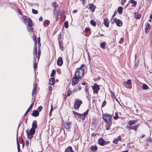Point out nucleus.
Masks as SVG:
<instances>
[{
  "label": "nucleus",
  "instance_id": "nucleus-1",
  "mask_svg": "<svg viewBox=\"0 0 152 152\" xmlns=\"http://www.w3.org/2000/svg\"><path fill=\"white\" fill-rule=\"evenodd\" d=\"M112 116L108 114H105L103 115V118L105 123V127L106 130H109L110 129L112 121H111Z\"/></svg>",
  "mask_w": 152,
  "mask_h": 152
},
{
  "label": "nucleus",
  "instance_id": "nucleus-2",
  "mask_svg": "<svg viewBox=\"0 0 152 152\" xmlns=\"http://www.w3.org/2000/svg\"><path fill=\"white\" fill-rule=\"evenodd\" d=\"M84 69L81 67L78 68L77 69L75 75L78 77L81 78L84 75Z\"/></svg>",
  "mask_w": 152,
  "mask_h": 152
},
{
  "label": "nucleus",
  "instance_id": "nucleus-3",
  "mask_svg": "<svg viewBox=\"0 0 152 152\" xmlns=\"http://www.w3.org/2000/svg\"><path fill=\"white\" fill-rule=\"evenodd\" d=\"M72 123L71 122H65L63 123V126L65 130L67 131H69L70 130V129L71 127V124Z\"/></svg>",
  "mask_w": 152,
  "mask_h": 152
},
{
  "label": "nucleus",
  "instance_id": "nucleus-4",
  "mask_svg": "<svg viewBox=\"0 0 152 152\" xmlns=\"http://www.w3.org/2000/svg\"><path fill=\"white\" fill-rule=\"evenodd\" d=\"M82 101L81 100H77L75 102L74 107L76 110H78L80 107V105L82 104Z\"/></svg>",
  "mask_w": 152,
  "mask_h": 152
},
{
  "label": "nucleus",
  "instance_id": "nucleus-5",
  "mask_svg": "<svg viewBox=\"0 0 152 152\" xmlns=\"http://www.w3.org/2000/svg\"><path fill=\"white\" fill-rule=\"evenodd\" d=\"M91 86L94 91L93 93L97 94L98 91L100 89L99 86L97 84H95L94 86Z\"/></svg>",
  "mask_w": 152,
  "mask_h": 152
},
{
  "label": "nucleus",
  "instance_id": "nucleus-6",
  "mask_svg": "<svg viewBox=\"0 0 152 152\" xmlns=\"http://www.w3.org/2000/svg\"><path fill=\"white\" fill-rule=\"evenodd\" d=\"M98 142L100 145L103 146L107 144L110 142L105 141L102 138H100L99 139Z\"/></svg>",
  "mask_w": 152,
  "mask_h": 152
},
{
  "label": "nucleus",
  "instance_id": "nucleus-7",
  "mask_svg": "<svg viewBox=\"0 0 152 152\" xmlns=\"http://www.w3.org/2000/svg\"><path fill=\"white\" fill-rule=\"evenodd\" d=\"M80 79V78H78V77L75 75L72 79V86H75L76 84H77L79 81Z\"/></svg>",
  "mask_w": 152,
  "mask_h": 152
},
{
  "label": "nucleus",
  "instance_id": "nucleus-8",
  "mask_svg": "<svg viewBox=\"0 0 152 152\" xmlns=\"http://www.w3.org/2000/svg\"><path fill=\"white\" fill-rule=\"evenodd\" d=\"M145 33L147 34L149 32V30L151 27V26L147 22L145 24Z\"/></svg>",
  "mask_w": 152,
  "mask_h": 152
},
{
  "label": "nucleus",
  "instance_id": "nucleus-9",
  "mask_svg": "<svg viewBox=\"0 0 152 152\" xmlns=\"http://www.w3.org/2000/svg\"><path fill=\"white\" fill-rule=\"evenodd\" d=\"M63 63V61L61 57H59L57 61V65L59 66H61Z\"/></svg>",
  "mask_w": 152,
  "mask_h": 152
},
{
  "label": "nucleus",
  "instance_id": "nucleus-10",
  "mask_svg": "<svg viewBox=\"0 0 152 152\" xmlns=\"http://www.w3.org/2000/svg\"><path fill=\"white\" fill-rule=\"evenodd\" d=\"M114 20L116 23L117 26H121L122 25V22L120 20H115V19H114Z\"/></svg>",
  "mask_w": 152,
  "mask_h": 152
},
{
  "label": "nucleus",
  "instance_id": "nucleus-11",
  "mask_svg": "<svg viewBox=\"0 0 152 152\" xmlns=\"http://www.w3.org/2000/svg\"><path fill=\"white\" fill-rule=\"evenodd\" d=\"M88 8L91 9L92 12H93L95 11V9L96 8V7L93 4H90L88 5Z\"/></svg>",
  "mask_w": 152,
  "mask_h": 152
},
{
  "label": "nucleus",
  "instance_id": "nucleus-12",
  "mask_svg": "<svg viewBox=\"0 0 152 152\" xmlns=\"http://www.w3.org/2000/svg\"><path fill=\"white\" fill-rule=\"evenodd\" d=\"M39 111L37 110H34L33 111L32 115L35 117L39 115Z\"/></svg>",
  "mask_w": 152,
  "mask_h": 152
},
{
  "label": "nucleus",
  "instance_id": "nucleus-13",
  "mask_svg": "<svg viewBox=\"0 0 152 152\" xmlns=\"http://www.w3.org/2000/svg\"><path fill=\"white\" fill-rule=\"evenodd\" d=\"M49 82L50 85H54L55 82V79L53 77L50 78L49 80Z\"/></svg>",
  "mask_w": 152,
  "mask_h": 152
},
{
  "label": "nucleus",
  "instance_id": "nucleus-14",
  "mask_svg": "<svg viewBox=\"0 0 152 152\" xmlns=\"http://www.w3.org/2000/svg\"><path fill=\"white\" fill-rule=\"evenodd\" d=\"M26 132L28 138V139H31L33 137V134L29 133L28 131L27 130H26Z\"/></svg>",
  "mask_w": 152,
  "mask_h": 152
},
{
  "label": "nucleus",
  "instance_id": "nucleus-15",
  "mask_svg": "<svg viewBox=\"0 0 152 152\" xmlns=\"http://www.w3.org/2000/svg\"><path fill=\"white\" fill-rule=\"evenodd\" d=\"M37 123L36 121H33L32 125L31 128H33L35 129H36L37 128Z\"/></svg>",
  "mask_w": 152,
  "mask_h": 152
},
{
  "label": "nucleus",
  "instance_id": "nucleus-16",
  "mask_svg": "<svg viewBox=\"0 0 152 152\" xmlns=\"http://www.w3.org/2000/svg\"><path fill=\"white\" fill-rule=\"evenodd\" d=\"M65 152H74L71 146H69L65 150Z\"/></svg>",
  "mask_w": 152,
  "mask_h": 152
},
{
  "label": "nucleus",
  "instance_id": "nucleus-17",
  "mask_svg": "<svg viewBox=\"0 0 152 152\" xmlns=\"http://www.w3.org/2000/svg\"><path fill=\"white\" fill-rule=\"evenodd\" d=\"M97 147L96 145H93L91 147V149L92 151L95 152L97 150Z\"/></svg>",
  "mask_w": 152,
  "mask_h": 152
},
{
  "label": "nucleus",
  "instance_id": "nucleus-18",
  "mask_svg": "<svg viewBox=\"0 0 152 152\" xmlns=\"http://www.w3.org/2000/svg\"><path fill=\"white\" fill-rule=\"evenodd\" d=\"M109 21L108 19H105L104 20V25L107 27L109 26Z\"/></svg>",
  "mask_w": 152,
  "mask_h": 152
},
{
  "label": "nucleus",
  "instance_id": "nucleus-19",
  "mask_svg": "<svg viewBox=\"0 0 152 152\" xmlns=\"http://www.w3.org/2000/svg\"><path fill=\"white\" fill-rule=\"evenodd\" d=\"M137 121L136 120H130L129 122V124L130 125H132L135 124Z\"/></svg>",
  "mask_w": 152,
  "mask_h": 152
},
{
  "label": "nucleus",
  "instance_id": "nucleus-20",
  "mask_svg": "<svg viewBox=\"0 0 152 152\" xmlns=\"http://www.w3.org/2000/svg\"><path fill=\"white\" fill-rule=\"evenodd\" d=\"M123 9V7H119L118 8L117 11L119 14H121L122 13Z\"/></svg>",
  "mask_w": 152,
  "mask_h": 152
},
{
  "label": "nucleus",
  "instance_id": "nucleus-21",
  "mask_svg": "<svg viewBox=\"0 0 152 152\" xmlns=\"http://www.w3.org/2000/svg\"><path fill=\"white\" fill-rule=\"evenodd\" d=\"M134 15L135 16V18L137 19H139L141 17V15L137 12L135 13L134 14Z\"/></svg>",
  "mask_w": 152,
  "mask_h": 152
},
{
  "label": "nucleus",
  "instance_id": "nucleus-22",
  "mask_svg": "<svg viewBox=\"0 0 152 152\" xmlns=\"http://www.w3.org/2000/svg\"><path fill=\"white\" fill-rule=\"evenodd\" d=\"M33 103L30 105L29 108H28V109L26 110V113H25V115H26L29 112V111L31 109V108L33 106Z\"/></svg>",
  "mask_w": 152,
  "mask_h": 152
},
{
  "label": "nucleus",
  "instance_id": "nucleus-23",
  "mask_svg": "<svg viewBox=\"0 0 152 152\" xmlns=\"http://www.w3.org/2000/svg\"><path fill=\"white\" fill-rule=\"evenodd\" d=\"M139 126V124H137L132 126V129L136 131Z\"/></svg>",
  "mask_w": 152,
  "mask_h": 152
},
{
  "label": "nucleus",
  "instance_id": "nucleus-24",
  "mask_svg": "<svg viewBox=\"0 0 152 152\" xmlns=\"http://www.w3.org/2000/svg\"><path fill=\"white\" fill-rule=\"evenodd\" d=\"M33 85L34 87L32 90V96H33L35 92L37 89L36 86V85L34 84Z\"/></svg>",
  "mask_w": 152,
  "mask_h": 152
},
{
  "label": "nucleus",
  "instance_id": "nucleus-25",
  "mask_svg": "<svg viewBox=\"0 0 152 152\" xmlns=\"http://www.w3.org/2000/svg\"><path fill=\"white\" fill-rule=\"evenodd\" d=\"M105 45L106 43L105 42H102L100 44V47L102 49H104L105 48Z\"/></svg>",
  "mask_w": 152,
  "mask_h": 152
},
{
  "label": "nucleus",
  "instance_id": "nucleus-26",
  "mask_svg": "<svg viewBox=\"0 0 152 152\" xmlns=\"http://www.w3.org/2000/svg\"><path fill=\"white\" fill-rule=\"evenodd\" d=\"M35 129H33V128H31L30 130L29 131H28V132L30 134H34V133H35Z\"/></svg>",
  "mask_w": 152,
  "mask_h": 152
},
{
  "label": "nucleus",
  "instance_id": "nucleus-27",
  "mask_svg": "<svg viewBox=\"0 0 152 152\" xmlns=\"http://www.w3.org/2000/svg\"><path fill=\"white\" fill-rule=\"evenodd\" d=\"M130 2L133 4L132 6L133 7H134L137 4L136 1L133 0H131Z\"/></svg>",
  "mask_w": 152,
  "mask_h": 152
},
{
  "label": "nucleus",
  "instance_id": "nucleus-28",
  "mask_svg": "<svg viewBox=\"0 0 152 152\" xmlns=\"http://www.w3.org/2000/svg\"><path fill=\"white\" fill-rule=\"evenodd\" d=\"M91 24L94 26H95L96 25V22L94 20H91L90 21Z\"/></svg>",
  "mask_w": 152,
  "mask_h": 152
},
{
  "label": "nucleus",
  "instance_id": "nucleus-29",
  "mask_svg": "<svg viewBox=\"0 0 152 152\" xmlns=\"http://www.w3.org/2000/svg\"><path fill=\"white\" fill-rule=\"evenodd\" d=\"M115 115V116L113 117V118L115 120H117L118 118V113L116 112Z\"/></svg>",
  "mask_w": 152,
  "mask_h": 152
},
{
  "label": "nucleus",
  "instance_id": "nucleus-30",
  "mask_svg": "<svg viewBox=\"0 0 152 152\" xmlns=\"http://www.w3.org/2000/svg\"><path fill=\"white\" fill-rule=\"evenodd\" d=\"M142 88L143 89L146 90L148 88V86L145 84H143L142 86Z\"/></svg>",
  "mask_w": 152,
  "mask_h": 152
},
{
  "label": "nucleus",
  "instance_id": "nucleus-31",
  "mask_svg": "<svg viewBox=\"0 0 152 152\" xmlns=\"http://www.w3.org/2000/svg\"><path fill=\"white\" fill-rule=\"evenodd\" d=\"M27 29L28 31L30 32H32L33 31V28H32L31 26H28L27 27Z\"/></svg>",
  "mask_w": 152,
  "mask_h": 152
},
{
  "label": "nucleus",
  "instance_id": "nucleus-32",
  "mask_svg": "<svg viewBox=\"0 0 152 152\" xmlns=\"http://www.w3.org/2000/svg\"><path fill=\"white\" fill-rule=\"evenodd\" d=\"M56 73V71L55 70L53 69V70L52 72L50 74V76L51 77H53L54 76V75H55Z\"/></svg>",
  "mask_w": 152,
  "mask_h": 152
},
{
  "label": "nucleus",
  "instance_id": "nucleus-33",
  "mask_svg": "<svg viewBox=\"0 0 152 152\" xmlns=\"http://www.w3.org/2000/svg\"><path fill=\"white\" fill-rule=\"evenodd\" d=\"M64 25L65 28H67L68 27V22L67 21H65L64 23Z\"/></svg>",
  "mask_w": 152,
  "mask_h": 152
},
{
  "label": "nucleus",
  "instance_id": "nucleus-34",
  "mask_svg": "<svg viewBox=\"0 0 152 152\" xmlns=\"http://www.w3.org/2000/svg\"><path fill=\"white\" fill-rule=\"evenodd\" d=\"M21 19L23 20L22 22L26 23V22L27 21L26 17V16H24L23 18H21Z\"/></svg>",
  "mask_w": 152,
  "mask_h": 152
},
{
  "label": "nucleus",
  "instance_id": "nucleus-35",
  "mask_svg": "<svg viewBox=\"0 0 152 152\" xmlns=\"http://www.w3.org/2000/svg\"><path fill=\"white\" fill-rule=\"evenodd\" d=\"M40 53H41L40 50L39 49V50H38V56L37 57V58H38V61H39V58H40ZM36 57H37V56Z\"/></svg>",
  "mask_w": 152,
  "mask_h": 152
},
{
  "label": "nucleus",
  "instance_id": "nucleus-36",
  "mask_svg": "<svg viewBox=\"0 0 152 152\" xmlns=\"http://www.w3.org/2000/svg\"><path fill=\"white\" fill-rule=\"evenodd\" d=\"M37 47L36 46H35L34 47V54H36V56H37Z\"/></svg>",
  "mask_w": 152,
  "mask_h": 152
},
{
  "label": "nucleus",
  "instance_id": "nucleus-37",
  "mask_svg": "<svg viewBox=\"0 0 152 152\" xmlns=\"http://www.w3.org/2000/svg\"><path fill=\"white\" fill-rule=\"evenodd\" d=\"M88 109L86 112L84 113L83 115L84 116V117H85L86 116L88 113Z\"/></svg>",
  "mask_w": 152,
  "mask_h": 152
},
{
  "label": "nucleus",
  "instance_id": "nucleus-38",
  "mask_svg": "<svg viewBox=\"0 0 152 152\" xmlns=\"http://www.w3.org/2000/svg\"><path fill=\"white\" fill-rule=\"evenodd\" d=\"M52 4L53 6L55 8H56V7L58 6L57 4L55 2H53L52 3Z\"/></svg>",
  "mask_w": 152,
  "mask_h": 152
},
{
  "label": "nucleus",
  "instance_id": "nucleus-39",
  "mask_svg": "<svg viewBox=\"0 0 152 152\" xmlns=\"http://www.w3.org/2000/svg\"><path fill=\"white\" fill-rule=\"evenodd\" d=\"M32 13L34 14H37L38 13L37 10L33 9L32 10Z\"/></svg>",
  "mask_w": 152,
  "mask_h": 152
},
{
  "label": "nucleus",
  "instance_id": "nucleus-40",
  "mask_svg": "<svg viewBox=\"0 0 152 152\" xmlns=\"http://www.w3.org/2000/svg\"><path fill=\"white\" fill-rule=\"evenodd\" d=\"M42 109V106H40V107L38 108L37 110H38L39 112H40L41 111Z\"/></svg>",
  "mask_w": 152,
  "mask_h": 152
},
{
  "label": "nucleus",
  "instance_id": "nucleus-41",
  "mask_svg": "<svg viewBox=\"0 0 152 152\" xmlns=\"http://www.w3.org/2000/svg\"><path fill=\"white\" fill-rule=\"evenodd\" d=\"M118 141L117 139H115L113 140V143H114L115 144H117V143Z\"/></svg>",
  "mask_w": 152,
  "mask_h": 152
},
{
  "label": "nucleus",
  "instance_id": "nucleus-42",
  "mask_svg": "<svg viewBox=\"0 0 152 152\" xmlns=\"http://www.w3.org/2000/svg\"><path fill=\"white\" fill-rule=\"evenodd\" d=\"M71 94H72V91L70 90H68V92H67V96H70V95Z\"/></svg>",
  "mask_w": 152,
  "mask_h": 152
},
{
  "label": "nucleus",
  "instance_id": "nucleus-43",
  "mask_svg": "<svg viewBox=\"0 0 152 152\" xmlns=\"http://www.w3.org/2000/svg\"><path fill=\"white\" fill-rule=\"evenodd\" d=\"M127 85H130L131 83V80H128L127 82H126V83Z\"/></svg>",
  "mask_w": 152,
  "mask_h": 152
},
{
  "label": "nucleus",
  "instance_id": "nucleus-44",
  "mask_svg": "<svg viewBox=\"0 0 152 152\" xmlns=\"http://www.w3.org/2000/svg\"><path fill=\"white\" fill-rule=\"evenodd\" d=\"M106 101H104L103 102V103H102V107H104V106H105V105H106Z\"/></svg>",
  "mask_w": 152,
  "mask_h": 152
},
{
  "label": "nucleus",
  "instance_id": "nucleus-45",
  "mask_svg": "<svg viewBox=\"0 0 152 152\" xmlns=\"http://www.w3.org/2000/svg\"><path fill=\"white\" fill-rule=\"evenodd\" d=\"M124 41V39L123 38H122L121 39V40L119 41L120 43H122Z\"/></svg>",
  "mask_w": 152,
  "mask_h": 152
},
{
  "label": "nucleus",
  "instance_id": "nucleus-46",
  "mask_svg": "<svg viewBox=\"0 0 152 152\" xmlns=\"http://www.w3.org/2000/svg\"><path fill=\"white\" fill-rule=\"evenodd\" d=\"M17 145L18 149V152H19V150H20V145H19V142H18V143H17Z\"/></svg>",
  "mask_w": 152,
  "mask_h": 152
},
{
  "label": "nucleus",
  "instance_id": "nucleus-47",
  "mask_svg": "<svg viewBox=\"0 0 152 152\" xmlns=\"http://www.w3.org/2000/svg\"><path fill=\"white\" fill-rule=\"evenodd\" d=\"M27 25H28V27L31 26L32 25V22H29V23H28Z\"/></svg>",
  "mask_w": 152,
  "mask_h": 152
},
{
  "label": "nucleus",
  "instance_id": "nucleus-48",
  "mask_svg": "<svg viewBox=\"0 0 152 152\" xmlns=\"http://www.w3.org/2000/svg\"><path fill=\"white\" fill-rule=\"evenodd\" d=\"M59 45L60 48H61V50H63V47H62V45H61V43L60 42H59Z\"/></svg>",
  "mask_w": 152,
  "mask_h": 152
},
{
  "label": "nucleus",
  "instance_id": "nucleus-49",
  "mask_svg": "<svg viewBox=\"0 0 152 152\" xmlns=\"http://www.w3.org/2000/svg\"><path fill=\"white\" fill-rule=\"evenodd\" d=\"M18 11L20 14L22 15V14L20 10V9H18Z\"/></svg>",
  "mask_w": 152,
  "mask_h": 152
},
{
  "label": "nucleus",
  "instance_id": "nucleus-50",
  "mask_svg": "<svg viewBox=\"0 0 152 152\" xmlns=\"http://www.w3.org/2000/svg\"><path fill=\"white\" fill-rule=\"evenodd\" d=\"M29 144V141L28 140H27L26 142V145L27 146H28Z\"/></svg>",
  "mask_w": 152,
  "mask_h": 152
},
{
  "label": "nucleus",
  "instance_id": "nucleus-51",
  "mask_svg": "<svg viewBox=\"0 0 152 152\" xmlns=\"http://www.w3.org/2000/svg\"><path fill=\"white\" fill-rule=\"evenodd\" d=\"M90 29L88 28H85V31L86 32H88L90 31Z\"/></svg>",
  "mask_w": 152,
  "mask_h": 152
},
{
  "label": "nucleus",
  "instance_id": "nucleus-52",
  "mask_svg": "<svg viewBox=\"0 0 152 152\" xmlns=\"http://www.w3.org/2000/svg\"><path fill=\"white\" fill-rule=\"evenodd\" d=\"M37 64L35 63L34 64L33 67L34 69H35L37 66Z\"/></svg>",
  "mask_w": 152,
  "mask_h": 152
},
{
  "label": "nucleus",
  "instance_id": "nucleus-53",
  "mask_svg": "<svg viewBox=\"0 0 152 152\" xmlns=\"http://www.w3.org/2000/svg\"><path fill=\"white\" fill-rule=\"evenodd\" d=\"M117 139L118 141H120L121 140V138L120 136H119L117 138Z\"/></svg>",
  "mask_w": 152,
  "mask_h": 152
},
{
  "label": "nucleus",
  "instance_id": "nucleus-54",
  "mask_svg": "<svg viewBox=\"0 0 152 152\" xmlns=\"http://www.w3.org/2000/svg\"><path fill=\"white\" fill-rule=\"evenodd\" d=\"M32 22V21L29 18H28V23H29V22Z\"/></svg>",
  "mask_w": 152,
  "mask_h": 152
},
{
  "label": "nucleus",
  "instance_id": "nucleus-55",
  "mask_svg": "<svg viewBox=\"0 0 152 152\" xmlns=\"http://www.w3.org/2000/svg\"><path fill=\"white\" fill-rule=\"evenodd\" d=\"M126 83V81H124L123 82V84L124 86H126L127 84Z\"/></svg>",
  "mask_w": 152,
  "mask_h": 152
},
{
  "label": "nucleus",
  "instance_id": "nucleus-56",
  "mask_svg": "<svg viewBox=\"0 0 152 152\" xmlns=\"http://www.w3.org/2000/svg\"><path fill=\"white\" fill-rule=\"evenodd\" d=\"M42 20H43V18H42V17H41L39 18V21H41Z\"/></svg>",
  "mask_w": 152,
  "mask_h": 152
},
{
  "label": "nucleus",
  "instance_id": "nucleus-57",
  "mask_svg": "<svg viewBox=\"0 0 152 152\" xmlns=\"http://www.w3.org/2000/svg\"><path fill=\"white\" fill-rule=\"evenodd\" d=\"M32 38H33V39L34 40V41H36V37H35V35L34 36L32 37Z\"/></svg>",
  "mask_w": 152,
  "mask_h": 152
},
{
  "label": "nucleus",
  "instance_id": "nucleus-58",
  "mask_svg": "<svg viewBox=\"0 0 152 152\" xmlns=\"http://www.w3.org/2000/svg\"><path fill=\"white\" fill-rule=\"evenodd\" d=\"M77 12V10H75L73 11V12L74 13H76Z\"/></svg>",
  "mask_w": 152,
  "mask_h": 152
},
{
  "label": "nucleus",
  "instance_id": "nucleus-59",
  "mask_svg": "<svg viewBox=\"0 0 152 152\" xmlns=\"http://www.w3.org/2000/svg\"><path fill=\"white\" fill-rule=\"evenodd\" d=\"M126 1L125 0H122L121 1L122 4V5H123L124 4V3Z\"/></svg>",
  "mask_w": 152,
  "mask_h": 152
},
{
  "label": "nucleus",
  "instance_id": "nucleus-60",
  "mask_svg": "<svg viewBox=\"0 0 152 152\" xmlns=\"http://www.w3.org/2000/svg\"><path fill=\"white\" fill-rule=\"evenodd\" d=\"M128 128L130 129H132V126H127Z\"/></svg>",
  "mask_w": 152,
  "mask_h": 152
},
{
  "label": "nucleus",
  "instance_id": "nucleus-61",
  "mask_svg": "<svg viewBox=\"0 0 152 152\" xmlns=\"http://www.w3.org/2000/svg\"><path fill=\"white\" fill-rule=\"evenodd\" d=\"M88 59L89 60H90L91 59V58L89 53L88 54Z\"/></svg>",
  "mask_w": 152,
  "mask_h": 152
},
{
  "label": "nucleus",
  "instance_id": "nucleus-62",
  "mask_svg": "<svg viewBox=\"0 0 152 152\" xmlns=\"http://www.w3.org/2000/svg\"><path fill=\"white\" fill-rule=\"evenodd\" d=\"M22 146L23 147L24 146V141L23 140H22Z\"/></svg>",
  "mask_w": 152,
  "mask_h": 152
},
{
  "label": "nucleus",
  "instance_id": "nucleus-63",
  "mask_svg": "<svg viewBox=\"0 0 152 152\" xmlns=\"http://www.w3.org/2000/svg\"><path fill=\"white\" fill-rule=\"evenodd\" d=\"M61 34H60L58 35V39H59V38H61Z\"/></svg>",
  "mask_w": 152,
  "mask_h": 152
},
{
  "label": "nucleus",
  "instance_id": "nucleus-64",
  "mask_svg": "<svg viewBox=\"0 0 152 152\" xmlns=\"http://www.w3.org/2000/svg\"><path fill=\"white\" fill-rule=\"evenodd\" d=\"M78 90H80L81 88V87L79 86H78Z\"/></svg>",
  "mask_w": 152,
  "mask_h": 152
}]
</instances>
